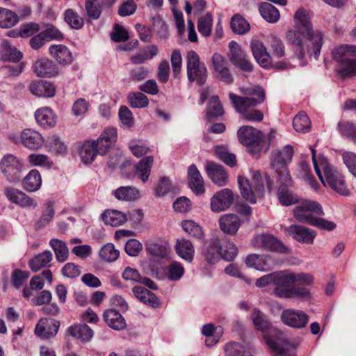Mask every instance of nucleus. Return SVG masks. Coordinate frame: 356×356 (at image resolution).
<instances>
[{"instance_id": "1", "label": "nucleus", "mask_w": 356, "mask_h": 356, "mask_svg": "<svg viewBox=\"0 0 356 356\" xmlns=\"http://www.w3.org/2000/svg\"><path fill=\"white\" fill-rule=\"evenodd\" d=\"M293 28L286 33L287 42L295 46V54L300 60V65L307 64L306 57L317 60L323 44V34L319 30H314L306 10L298 9L294 15Z\"/></svg>"}, {"instance_id": "2", "label": "nucleus", "mask_w": 356, "mask_h": 356, "mask_svg": "<svg viewBox=\"0 0 356 356\" xmlns=\"http://www.w3.org/2000/svg\"><path fill=\"white\" fill-rule=\"evenodd\" d=\"M295 218L300 222L309 224L326 231L334 230L337 225L321 216L324 215L321 205L315 201L304 200L296 207L293 210Z\"/></svg>"}, {"instance_id": "3", "label": "nucleus", "mask_w": 356, "mask_h": 356, "mask_svg": "<svg viewBox=\"0 0 356 356\" xmlns=\"http://www.w3.org/2000/svg\"><path fill=\"white\" fill-rule=\"evenodd\" d=\"M321 167L323 172L322 173L320 169L319 173H316V175L323 186L330 188L340 195L348 196L350 190L343 174L337 167L325 159H322L321 161Z\"/></svg>"}, {"instance_id": "4", "label": "nucleus", "mask_w": 356, "mask_h": 356, "mask_svg": "<svg viewBox=\"0 0 356 356\" xmlns=\"http://www.w3.org/2000/svg\"><path fill=\"white\" fill-rule=\"evenodd\" d=\"M273 294L281 298H306L309 291L305 287L295 284L293 273L285 271L275 272Z\"/></svg>"}, {"instance_id": "5", "label": "nucleus", "mask_w": 356, "mask_h": 356, "mask_svg": "<svg viewBox=\"0 0 356 356\" xmlns=\"http://www.w3.org/2000/svg\"><path fill=\"white\" fill-rule=\"evenodd\" d=\"M240 91L243 96L233 93H230L229 96L236 111L241 115L265 100V91L259 86L241 88Z\"/></svg>"}, {"instance_id": "6", "label": "nucleus", "mask_w": 356, "mask_h": 356, "mask_svg": "<svg viewBox=\"0 0 356 356\" xmlns=\"http://www.w3.org/2000/svg\"><path fill=\"white\" fill-rule=\"evenodd\" d=\"M332 54L338 63L337 72L341 78L356 76V46L340 45L333 49Z\"/></svg>"}, {"instance_id": "7", "label": "nucleus", "mask_w": 356, "mask_h": 356, "mask_svg": "<svg viewBox=\"0 0 356 356\" xmlns=\"http://www.w3.org/2000/svg\"><path fill=\"white\" fill-rule=\"evenodd\" d=\"M186 60L189 81H195L199 86H203L207 79V70L205 64L200 61L199 55L193 50L187 53Z\"/></svg>"}, {"instance_id": "8", "label": "nucleus", "mask_w": 356, "mask_h": 356, "mask_svg": "<svg viewBox=\"0 0 356 356\" xmlns=\"http://www.w3.org/2000/svg\"><path fill=\"white\" fill-rule=\"evenodd\" d=\"M238 138L252 154H259L263 148L262 133L251 126L241 127L238 131Z\"/></svg>"}, {"instance_id": "9", "label": "nucleus", "mask_w": 356, "mask_h": 356, "mask_svg": "<svg viewBox=\"0 0 356 356\" xmlns=\"http://www.w3.org/2000/svg\"><path fill=\"white\" fill-rule=\"evenodd\" d=\"M277 197L282 206L288 207L299 202V197L293 190L291 175L277 176Z\"/></svg>"}, {"instance_id": "10", "label": "nucleus", "mask_w": 356, "mask_h": 356, "mask_svg": "<svg viewBox=\"0 0 356 356\" xmlns=\"http://www.w3.org/2000/svg\"><path fill=\"white\" fill-rule=\"evenodd\" d=\"M293 155V149L289 145L272 153L270 166L275 171L276 176L290 175L287 165L291 162Z\"/></svg>"}, {"instance_id": "11", "label": "nucleus", "mask_w": 356, "mask_h": 356, "mask_svg": "<svg viewBox=\"0 0 356 356\" xmlns=\"http://www.w3.org/2000/svg\"><path fill=\"white\" fill-rule=\"evenodd\" d=\"M0 170L10 183H16L21 178L22 164L17 156L5 154L0 161Z\"/></svg>"}, {"instance_id": "12", "label": "nucleus", "mask_w": 356, "mask_h": 356, "mask_svg": "<svg viewBox=\"0 0 356 356\" xmlns=\"http://www.w3.org/2000/svg\"><path fill=\"white\" fill-rule=\"evenodd\" d=\"M252 245L257 249L286 253L288 248L271 234H259L252 239Z\"/></svg>"}, {"instance_id": "13", "label": "nucleus", "mask_w": 356, "mask_h": 356, "mask_svg": "<svg viewBox=\"0 0 356 356\" xmlns=\"http://www.w3.org/2000/svg\"><path fill=\"white\" fill-rule=\"evenodd\" d=\"M229 52L228 57L231 63L236 67L240 68L244 72H251L253 70V65L249 60L247 54L242 50L239 44L232 41L229 44Z\"/></svg>"}, {"instance_id": "14", "label": "nucleus", "mask_w": 356, "mask_h": 356, "mask_svg": "<svg viewBox=\"0 0 356 356\" xmlns=\"http://www.w3.org/2000/svg\"><path fill=\"white\" fill-rule=\"evenodd\" d=\"M281 319L284 324L289 327L300 329L307 325L309 316L303 311L287 309L282 312Z\"/></svg>"}, {"instance_id": "15", "label": "nucleus", "mask_w": 356, "mask_h": 356, "mask_svg": "<svg viewBox=\"0 0 356 356\" xmlns=\"http://www.w3.org/2000/svg\"><path fill=\"white\" fill-rule=\"evenodd\" d=\"M3 194L10 202L22 207H37V203L33 198L17 188L11 186L5 187Z\"/></svg>"}, {"instance_id": "16", "label": "nucleus", "mask_w": 356, "mask_h": 356, "mask_svg": "<svg viewBox=\"0 0 356 356\" xmlns=\"http://www.w3.org/2000/svg\"><path fill=\"white\" fill-rule=\"evenodd\" d=\"M233 202L232 191L229 188L222 189L211 198V209L213 212L223 211L229 208Z\"/></svg>"}, {"instance_id": "17", "label": "nucleus", "mask_w": 356, "mask_h": 356, "mask_svg": "<svg viewBox=\"0 0 356 356\" xmlns=\"http://www.w3.org/2000/svg\"><path fill=\"white\" fill-rule=\"evenodd\" d=\"M265 340L275 356H293L295 346L288 339L282 338L275 341L271 337L265 336Z\"/></svg>"}, {"instance_id": "18", "label": "nucleus", "mask_w": 356, "mask_h": 356, "mask_svg": "<svg viewBox=\"0 0 356 356\" xmlns=\"http://www.w3.org/2000/svg\"><path fill=\"white\" fill-rule=\"evenodd\" d=\"M60 326L59 321L52 318H42L37 324L35 333L43 339H49L54 337Z\"/></svg>"}, {"instance_id": "19", "label": "nucleus", "mask_w": 356, "mask_h": 356, "mask_svg": "<svg viewBox=\"0 0 356 356\" xmlns=\"http://www.w3.org/2000/svg\"><path fill=\"white\" fill-rule=\"evenodd\" d=\"M21 143L31 150H37L44 144L41 134L32 129H25L20 134Z\"/></svg>"}, {"instance_id": "20", "label": "nucleus", "mask_w": 356, "mask_h": 356, "mask_svg": "<svg viewBox=\"0 0 356 356\" xmlns=\"http://www.w3.org/2000/svg\"><path fill=\"white\" fill-rule=\"evenodd\" d=\"M117 129L110 127L105 129L100 136L95 140V145L99 154L104 155L107 153L111 146L116 142Z\"/></svg>"}, {"instance_id": "21", "label": "nucleus", "mask_w": 356, "mask_h": 356, "mask_svg": "<svg viewBox=\"0 0 356 356\" xmlns=\"http://www.w3.org/2000/svg\"><path fill=\"white\" fill-rule=\"evenodd\" d=\"M286 231L297 241L308 244H312L316 236L314 230L301 225H291Z\"/></svg>"}, {"instance_id": "22", "label": "nucleus", "mask_w": 356, "mask_h": 356, "mask_svg": "<svg viewBox=\"0 0 356 356\" xmlns=\"http://www.w3.org/2000/svg\"><path fill=\"white\" fill-rule=\"evenodd\" d=\"M250 48L254 59L261 67L270 66L272 62L271 56L262 42L259 40H252Z\"/></svg>"}, {"instance_id": "23", "label": "nucleus", "mask_w": 356, "mask_h": 356, "mask_svg": "<svg viewBox=\"0 0 356 356\" xmlns=\"http://www.w3.org/2000/svg\"><path fill=\"white\" fill-rule=\"evenodd\" d=\"M205 170L209 177L216 185L220 187L226 185L228 179L227 173L222 165L213 162H208Z\"/></svg>"}, {"instance_id": "24", "label": "nucleus", "mask_w": 356, "mask_h": 356, "mask_svg": "<svg viewBox=\"0 0 356 356\" xmlns=\"http://www.w3.org/2000/svg\"><path fill=\"white\" fill-rule=\"evenodd\" d=\"M33 69L36 75L40 77H51L59 74L58 67L48 58L36 60Z\"/></svg>"}, {"instance_id": "25", "label": "nucleus", "mask_w": 356, "mask_h": 356, "mask_svg": "<svg viewBox=\"0 0 356 356\" xmlns=\"http://www.w3.org/2000/svg\"><path fill=\"white\" fill-rule=\"evenodd\" d=\"M29 90L35 96L40 97H52L56 94V88L53 83L42 80L32 81Z\"/></svg>"}, {"instance_id": "26", "label": "nucleus", "mask_w": 356, "mask_h": 356, "mask_svg": "<svg viewBox=\"0 0 356 356\" xmlns=\"http://www.w3.org/2000/svg\"><path fill=\"white\" fill-rule=\"evenodd\" d=\"M49 52L59 65H70L73 60L72 54L65 45L52 44L49 48Z\"/></svg>"}, {"instance_id": "27", "label": "nucleus", "mask_w": 356, "mask_h": 356, "mask_svg": "<svg viewBox=\"0 0 356 356\" xmlns=\"http://www.w3.org/2000/svg\"><path fill=\"white\" fill-rule=\"evenodd\" d=\"M212 63L220 79L225 83H231L233 81V78L229 72L228 63L223 56L218 53L214 54L212 57Z\"/></svg>"}, {"instance_id": "28", "label": "nucleus", "mask_w": 356, "mask_h": 356, "mask_svg": "<svg viewBox=\"0 0 356 356\" xmlns=\"http://www.w3.org/2000/svg\"><path fill=\"white\" fill-rule=\"evenodd\" d=\"M188 185L191 189L197 195L205 191L203 178L196 165L192 164L188 170Z\"/></svg>"}, {"instance_id": "29", "label": "nucleus", "mask_w": 356, "mask_h": 356, "mask_svg": "<svg viewBox=\"0 0 356 356\" xmlns=\"http://www.w3.org/2000/svg\"><path fill=\"white\" fill-rule=\"evenodd\" d=\"M35 118L39 125L44 128H51L56 123V115L49 107H42L35 113Z\"/></svg>"}, {"instance_id": "30", "label": "nucleus", "mask_w": 356, "mask_h": 356, "mask_svg": "<svg viewBox=\"0 0 356 356\" xmlns=\"http://www.w3.org/2000/svg\"><path fill=\"white\" fill-rule=\"evenodd\" d=\"M220 229L228 234H235L241 226L238 217L234 214H227L220 218Z\"/></svg>"}, {"instance_id": "31", "label": "nucleus", "mask_w": 356, "mask_h": 356, "mask_svg": "<svg viewBox=\"0 0 356 356\" xmlns=\"http://www.w3.org/2000/svg\"><path fill=\"white\" fill-rule=\"evenodd\" d=\"M177 254L188 262H191L194 257L195 249L191 241L186 238L177 239L175 245Z\"/></svg>"}, {"instance_id": "32", "label": "nucleus", "mask_w": 356, "mask_h": 356, "mask_svg": "<svg viewBox=\"0 0 356 356\" xmlns=\"http://www.w3.org/2000/svg\"><path fill=\"white\" fill-rule=\"evenodd\" d=\"M154 158L152 156H146L142 159L134 166L135 175L143 182L148 181L153 164Z\"/></svg>"}, {"instance_id": "33", "label": "nucleus", "mask_w": 356, "mask_h": 356, "mask_svg": "<svg viewBox=\"0 0 356 356\" xmlns=\"http://www.w3.org/2000/svg\"><path fill=\"white\" fill-rule=\"evenodd\" d=\"M107 325L112 329L121 330L125 328L126 322L123 316L115 309L106 311L103 315Z\"/></svg>"}, {"instance_id": "34", "label": "nucleus", "mask_w": 356, "mask_h": 356, "mask_svg": "<svg viewBox=\"0 0 356 356\" xmlns=\"http://www.w3.org/2000/svg\"><path fill=\"white\" fill-rule=\"evenodd\" d=\"M99 151L95 145V140H87L81 146L79 156L85 164H90L95 159Z\"/></svg>"}, {"instance_id": "35", "label": "nucleus", "mask_w": 356, "mask_h": 356, "mask_svg": "<svg viewBox=\"0 0 356 356\" xmlns=\"http://www.w3.org/2000/svg\"><path fill=\"white\" fill-rule=\"evenodd\" d=\"M102 218L105 224L113 227L122 225L128 220L125 213L118 210H106Z\"/></svg>"}, {"instance_id": "36", "label": "nucleus", "mask_w": 356, "mask_h": 356, "mask_svg": "<svg viewBox=\"0 0 356 356\" xmlns=\"http://www.w3.org/2000/svg\"><path fill=\"white\" fill-rule=\"evenodd\" d=\"M42 178L37 170H31L23 179V188L32 193L37 191L41 186Z\"/></svg>"}, {"instance_id": "37", "label": "nucleus", "mask_w": 356, "mask_h": 356, "mask_svg": "<svg viewBox=\"0 0 356 356\" xmlns=\"http://www.w3.org/2000/svg\"><path fill=\"white\" fill-rule=\"evenodd\" d=\"M53 254L49 250H45L42 253L35 255L29 262V267L33 272H37L52 261Z\"/></svg>"}, {"instance_id": "38", "label": "nucleus", "mask_w": 356, "mask_h": 356, "mask_svg": "<svg viewBox=\"0 0 356 356\" xmlns=\"http://www.w3.org/2000/svg\"><path fill=\"white\" fill-rule=\"evenodd\" d=\"M133 293L138 300L146 305L153 307L159 305V300L155 294L143 286H138L134 287Z\"/></svg>"}, {"instance_id": "39", "label": "nucleus", "mask_w": 356, "mask_h": 356, "mask_svg": "<svg viewBox=\"0 0 356 356\" xmlns=\"http://www.w3.org/2000/svg\"><path fill=\"white\" fill-rule=\"evenodd\" d=\"M220 238H212L209 246L204 250V256L209 263L213 264L220 257L222 249Z\"/></svg>"}, {"instance_id": "40", "label": "nucleus", "mask_w": 356, "mask_h": 356, "mask_svg": "<svg viewBox=\"0 0 356 356\" xmlns=\"http://www.w3.org/2000/svg\"><path fill=\"white\" fill-rule=\"evenodd\" d=\"M114 196L119 200L134 201L140 197V191L133 186H121L114 191Z\"/></svg>"}, {"instance_id": "41", "label": "nucleus", "mask_w": 356, "mask_h": 356, "mask_svg": "<svg viewBox=\"0 0 356 356\" xmlns=\"http://www.w3.org/2000/svg\"><path fill=\"white\" fill-rule=\"evenodd\" d=\"M70 334L82 341H89L93 337V331L86 324H79L69 328Z\"/></svg>"}, {"instance_id": "42", "label": "nucleus", "mask_w": 356, "mask_h": 356, "mask_svg": "<svg viewBox=\"0 0 356 356\" xmlns=\"http://www.w3.org/2000/svg\"><path fill=\"white\" fill-rule=\"evenodd\" d=\"M238 184L243 198L251 204L256 203V195L253 192L252 187L249 180L244 177L239 176L238 178Z\"/></svg>"}, {"instance_id": "43", "label": "nucleus", "mask_w": 356, "mask_h": 356, "mask_svg": "<svg viewBox=\"0 0 356 356\" xmlns=\"http://www.w3.org/2000/svg\"><path fill=\"white\" fill-rule=\"evenodd\" d=\"M49 245L54 251L56 260L58 262H64L67 259L69 250L64 241L57 238H52L49 241Z\"/></svg>"}, {"instance_id": "44", "label": "nucleus", "mask_w": 356, "mask_h": 356, "mask_svg": "<svg viewBox=\"0 0 356 356\" xmlns=\"http://www.w3.org/2000/svg\"><path fill=\"white\" fill-rule=\"evenodd\" d=\"M19 22V16L15 12L0 7V27L9 29L14 26Z\"/></svg>"}, {"instance_id": "45", "label": "nucleus", "mask_w": 356, "mask_h": 356, "mask_svg": "<svg viewBox=\"0 0 356 356\" xmlns=\"http://www.w3.org/2000/svg\"><path fill=\"white\" fill-rule=\"evenodd\" d=\"M259 13L262 17L270 23H275L280 19L279 10L269 3H262L259 6Z\"/></svg>"}, {"instance_id": "46", "label": "nucleus", "mask_w": 356, "mask_h": 356, "mask_svg": "<svg viewBox=\"0 0 356 356\" xmlns=\"http://www.w3.org/2000/svg\"><path fill=\"white\" fill-rule=\"evenodd\" d=\"M54 213L53 204L50 202H47L40 218L35 224V230H41L47 227L54 218Z\"/></svg>"}, {"instance_id": "47", "label": "nucleus", "mask_w": 356, "mask_h": 356, "mask_svg": "<svg viewBox=\"0 0 356 356\" xmlns=\"http://www.w3.org/2000/svg\"><path fill=\"white\" fill-rule=\"evenodd\" d=\"M252 322L255 327L262 332L267 333L270 329V323L266 316L259 310L254 309L251 314Z\"/></svg>"}, {"instance_id": "48", "label": "nucleus", "mask_w": 356, "mask_h": 356, "mask_svg": "<svg viewBox=\"0 0 356 356\" xmlns=\"http://www.w3.org/2000/svg\"><path fill=\"white\" fill-rule=\"evenodd\" d=\"M293 126L296 131L306 133L311 129V121L307 114L301 111L294 117Z\"/></svg>"}, {"instance_id": "49", "label": "nucleus", "mask_w": 356, "mask_h": 356, "mask_svg": "<svg viewBox=\"0 0 356 356\" xmlns=\"http://www.w3.org/2000/svg\"><path fill=\"white\" fill-rule=\"evenodd\" d=\"M1 56L3 60L18 62L22 58V53L15 47L5 42L2 45Z\"/></svg>"}, {"instance_id": "50", "label": "nucleus", "mask_w": 356, "mask_h": 356, "mask_svg": "<svg viewBox=\"0 0 356 356\" xmlns=\"http://www.w3.org/2000/svg\"><path fill=\"white\" fill-rule=\"evenodd\" d=\"M222 249L220 257L227 261L233 260L238 254V248L235 244L225 238L220 239Z\"/></svg>"}, {"instance_id": "51", "label": "nucleus", "mask_w": 356, "mask_h": 356, "mask_svg": "<svg viewBox=\"0 0 356 356\" xmlns=\"http://www.w3.org/2000/svg\"><path fill=\"white\" fill-rule=\"evenodd\" d=\"M183 229L191 236L202 239L204 238V232L202 227L191 220H185L181 222Z\"/></svg>"}, {"instance_id": "52", "label": "nucleus", "mask_w": 356, "mask_h": 356, "mask_svg": "<svg viewBox=\"0 0 356 356\" xmlns=\"http://www.w3.org/2000/svg\"><path fill=\"white\" fill-rule=\"evenodd\" d=\"M230 26L233 32L239 35H243L250 30L249 23L245 18L238 14L232 17Z\"/></svg>"}, {"instance_id": "53", "label": "nucleus", "mask_w": 356, "mask_h": 356, "mask_svg": "<svg viewBox=\"0 0 356 356\" xmlns=\"http://www.w3.org/2000/svg\"><path fill=\"white\" fill-rule=\"evenodd\" d=\"M166 276L170 281L179 280L184 274V266L178 261H173L165 268Z\"/></svg>"}, {"instance_id": "54", "label": "nucleus", "mask_w": 356, "mask_h": 356, "mask_svg": "<svg viewBox=\"0 0 356 356\" xmlns=\"http://www.w3.org/2000/svg\"><path fill=\"white\" fill-rule=\"evenodd\" d=\"M224 113L223 107L218 96H213L209 102L207 108V117L211 119L212 117H220Z\"/></svg>"}, {"instance_id": "55", "label": "nucleus", "mask_w": 356, "mask_h": 356, "mask_svg": "<svg viewBox=\"0 0 356 356\" xmlns=\"http://www.w3.org/2000/svg\"><path fill=\"white\" fill-rule=\"evenodd\" d=\"M268 42L273 54L275 57L280 58L284 56V44L280 38L273 34L270 35L268 38Z\"/></svg>"}, {"instance_id": "56", "label": "nucleus", "mask_w": 356, "mask_h": 356, "mask_svg": "<svg viewBox=\"0 0 356 356\" xmlns=\"http://www.w3.org/2000/svg\"><path fill=\"white\" fill-rule=\"evenodd\" d=\"M341 156L343 163L348 172L356 178V153L351 151H343Z\"/></svg>"}, {"instance_id": "57", "label": "nucleus", "mask_w": 356, "mask_h": 356, "mask_svg": "<svg viewBox=\"0 0 356 356\" xmlns=\"http://www.w3.org/2000/svg\"><path fill=\"white\" fill-rule=\"evenodd\" d=\"M127 99L130 106L133 108H145L149 104L147 97L140 92H130Z\"/></svg>"}, {"instance_id": "58", "label": "nucleus", "mask_w": 356, "mask_h": 356, "mask_svg": "<svg viewBox=\"0 0 356 356\" xmlns=\"http://www.w3.org/2000/svg\"><path fill=\"white\" fill-rule=\"evenodd\" d=\"M48 147L51 152L56 154H63L67 151V147L58 136L54 135L47 139Z\"/></svg>"}, {"instance_id": "59", "label": "nucleus", "mask_w": 356, "mask_h": 356, "mask_svg": "<svg viewBox=\"0 0 356 356\" xmlns=\"http://www.w3.org/2000/svg\"><path fill=\"white\" fill-rule=\"evenodd\" d=\"M120 252L112 243H107L99 251V257L104 261L112 262L119 257Z\"/></svg>"}, {"instance_id": "60", "label": "nucleus", "mask_w": 356, "mask_h": 356, "mask_svg": "<svg viewBox=\"0 0 356 356\" xmlns=\"http://www.w3.org/2000/svg\"><path fill=\"white\" fill-rule=\"evenodd\" d=\"M212 15L211 13H207L201 17L197 23V29L199 32L204 36L208 37L211 35L212 28Z\"/></svg>"}, {"instance_id": "61", "label": "nucleus", "mask_w": 356, "mask_h": 356, "mask_svg": "<svg viewBox=\"0 0 356 356\" xmlns=\"http://www.w3.org/2000/svg\"><path fill=\"white\" fill-rule=\"evenodd\" d=\"M65 22L73 29H79L84 24L83 19L72 9H68L65 13Z\"/></svg>"}, {"instance_id": "62", "label": "nucleus", "mask_w": 356, "mask_h": 356, "mask_svg": "<svg viewBox=\"0 0 356 356\" xmlns=\"http://www.w3.org/2000/svg\"><path fill=\"white\" fill-rule=\"evenodd\" d=\"M225 351L227 356H252L245 350L243 346L238 343L230 342L225 346Z\"/></svg>"}, {"instance_id": "63", "label": "nucleus", "mask_w": 356, "mask_h": 356, "mask_svg": "<svg viewBox=\"0 0 356 356\" xmlns=\"http://www.w3.org/2000/svg\"><path fill=\"white\" fill-rule=\"evenodd\" d=\"M216 153L218 157L227 165L233 167L236 164V156L233 153L229 152L226 147H217L216 149Z\"/></svg>"}, {"instance_id": "64", "label": "nucleus", "mask_w": 356, "mask_h": 356, "mask_svg": "<svg viewBox=\"0 0 356 356\" xmlns=\"http://www.w3.org/2000/svg\"><path fill=\"white\" fill-rule=\"evenodd\" d=\"M338 129L340 134L352 140L356 135V125L347 121H341L338 123Z\"/></svg>"}]
</instances>
